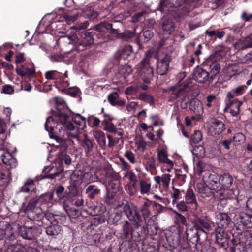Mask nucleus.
I'll use <instances>...</instances> for the list:
<instances>
[{
    "instance_id": "nucleus-60",
    "label": "nucleus",
    "mask_w": 252,
    "mask_h": 252,
    "mask_svg": "<svg viewBox=\"0 0 252 252\" xmlns=\"http://www.w3.org/2000/svg\"><path fill=\"white\" fill-rule=\"evenodd\" d=\"M220 70V66L219 63L215 64L210 71V80H212L214 77L219 73Z\"/></svg>"
},
{
    "instance_id": "nucleus-62",
    "label": "nucleus",
    "mask_w": 252,
    "mask_h": 252,
    "mask_svg": "<svg viewBox=\"0 0 252 252\" xmlns=\"http://www.w3.org/2000/svg\"><path fill=\"white\" fill-rule=\"evenodd\" d=\"M226 71L229 76H233L238 72V66L236 65H229L227 68Z\"/></svg>"
},
{
    "instance_id": "nucleus-43",
    "label": "nucleus",
    "mask_w": 252,
    "mask_h": 252,
    "mask_svg": "<svg viewBox=\"0 0 252 252\" xmlns=\"http://www.w3.org/2000/svg\"><path fill=\"white\" fill-rule=\"evenodd\" d=\"M111 28V24L107 22H101L94 27V30L99 32H107L108 29Z\"/></svg>"
},
{
    "instance_id": "nucleus-30",
    "label": "nucleus",
    "mask_w": 252,
    "mask_h": 252,
    "mask_svg": "<svg viewBox=\"0 0 252 252\" xmlns=\"http://www.w3.org/2000/svg\"><path fill=\"white\" fill-rule=\"evenodd\" d=\"M158 158L159 162L165 163L169 166H173V162L168 158L167 153L165 150H158Z\"/></svg>"
},
{
    "instance_id": "nucleus-63",
    "label": "nucleus",
    "mask_w": 252,
    "mask_h": 252,
    "mask_svg": "<svg viewBox=\"0 0 252 252\" xmlns=\"http://www.w3.org/2000/svg\"><path fill=\"white\" fill-rule=\"evenodd\" d=\"M64 39H67L69 41V44L75 45L78 41V38L75 34H73L71 35H68L64 37Z\"/></svg>"
},
{
    "instance_id": "nucleus-28",
    "label": "nucleus",
    "mask_w": 252,
    "mask_h": 252,
    "mask_svg": "<svg viewBox=\"0 0 252 252\" xmlns=\"http://www.w3.org/2000/svg\"><path fill=\"white\" fill-rule=\"evenodd\" d=\"M83 13L85 17L92 20L96 19L99 14L98 12L95 11L94 7L89 5L85 7L83 11Z\"/></svg>"
},
{
    "instance_id": "nucleus-7",
    "label": "nucleus",
    "mask_w": 252,
    "mask_h": 252,
    "mask_svg": "<svg viewBox=\"0 0 252 252\" xmlns=\"http://www.w3.org/2000/svg\"><path fill=\"white\" fill-rule=\"evenodd\" d=\"M234 221L248 228H252V215L244 212L241 208H237L233 217Z\"/></svg>"
},
{
    "instance_id": "nucleus-29",
    "label": "nucleus",
    "mask_w": 252,
    "mask_h": 252,
    "mask_svg": "<svg viewBox=\"0 0 252 252\" xmlns=\"http://www.w3.org/2000/svg\"><path fill=\"white\" fill-rule=\"evenodd\" d=\"M140 192L141 194L148 195L151 189V183L147 180L141 179L139 181Z\"/></svg>"
},
{
    "instance_id": "nucleus-41",
    "label": "nucleus",
    "mask_w": 252,
    "mask_h": 252,
    "mask_svg": "<svg viewBox=\"0 0 252 252\" xmlns=\"http://www.w3.org/2000/svg\"><path fill=\"white\" fill-rule=\"evenodd\" d=\"M94 137L97 141L98 144L101 147L106 145V141L104 133L102 132H95L94 133Z\"/></svg>"
},
{
    "instance_id": "nucleus-22",
    "label": "nucleus",
    "mask_w": 252,
    "mask_h": 252,
    "mask_svg": "<svg viewBox=\"0 0 252 252\" xmlns=\"http://www.w3.org/2000/svg\"><path fill=\"white\" fill-rule=\"evenodd\" d=\"M196 189L200 197L205 198L212 196L211 189L207 186H204L202 183L197 184L196 185Z\"/></svg>"
},
{
    "instance_id": "nucleus-31",
    "label": "nucleus",
    "mask_w": 252,
    "mask_h": 252,
    "mask_svg": "<svg viewBox=\"0 0 252 252\" xmlns=\"http://www.w3.org/2000/svg\"><path fill=\"white\" fill-rule=\"evenodd\" d=\"M35 189V187L33 180L32 179H28L21 187L20 191L23 192L28 193L30 191H34Z\"/></svg>"
},
{
    "instance_id": "nucleus-24",
    "label": "nucleus",
    "mask_w": 252,
    "mask_h": 252,
    "mask_svg": "<svg viewBox=\"0 0 252 252\" xmlns=\"http://www.w3.org/2000/svg\"><path fill=\"white\" fill-rule=\"evenodd\" d=\"M234 47L239 50H243L252 47V41L250 37L247 36L238 40L234 44Z\"/></svg>"
},
{
    "instance_id": "nucleus-59",
    "label": "nucleus",
    "mask_w": 252,
    "mask_h": 252,
    "mask_svg": "<svg viewBox=\"0 0 252 252\" xmlns=\"http://www.w3.org/2000/svg\"><path fill=\"white\" fill-rule=\"evenodd\" d=\"M57 228H58V226H49L46 228V233L49 236H55L58 233Z\"/></svg>"
},
{
    "instance_id": "nucleus-47",
    "label": "nucleus",
    "mask_w": 252,
    "mask_h": 252,
    "mask_svg": "<svg viewBox=\"0 0 252 252\" xmlns=\"http://www.w3.org/2000/svg\"><path fill=\"white\" fill-rule=\"evenodd\" d=\"M72 120L79 126L83 128L85 126L86 120L84 117L80 114H77L72 118Z\"/></svg>"
},
{
    "instance_id": "nucleus-25",
    "label": "nucleus",
    "mask_w": 252,
    "mask_h": 252,
    "mask_svg": "<svg viewBox=\"0 0 252 252\" xmlns=\"http://www.w3.org/2000/svg\"><path fill=\"white\" fill-rule=\"evenodd\" d=\"M151 202L146 199L141 204L140 210L141 212L144 219L146 220L147 218H149L151 215Z\"/></svg>"
},
{
    "instance_id": "nucleus-16",
    "label": "nucleus",
    "mask_w": 252,
    "mask_h": 252,
    "mask_svg": "<svg viewBox=\"0 0 252 252\" xmlns=\"http://www.w3.org/2000/svg\"><path fill=\"white\" fill-rule=\"evenodd\" d=\"M188 87L185 85L180 86H173L169 89L171 98L176 99L185 94L188 91Z\"/></svg>"
},
{
    "instance_id": "nucleus-18",
    "label": "nucleus",
    "mask_w": 252,
    "mask_h": 252,
    "mask_svg": "<svg viewBox=\"0 0 252 252\" xmlns=\"http://www.w3.org/2000/svg\"><path fill=\"white\" fill-rule=\"evenodd\" d=\"M193 78L197 82L203 83L210 80L209 73L205 70L200 68H196L193 71Z\"/></svg>"
},
{
    "instance_id": "nucleus-64",
    "label": "nucleus",
    "mask_w": 252,
    "mask_h": 252,
    "mask_svg": "<svg viewBox=\"0 0 252 252\" xmlns=\"http://www.w3.org/2000/svg\"><path fill=\"white\" fill-rule=\"evenodd\" d=\"M61 160L64 162L65 165H69L71 164L72 159L69 155L66 154L61 155L60 157Z\"/></svg>"
},
{
    "instance_id": "nucleus-34",
    "label": "nucleus",
    "mask_w": 252,
    "mask_h": 252,
    "mask_svg": "<svg viewBox=\"0 0 252 252\" xmlns=\"http://www.w3.org/2000/svg\"><path fill=\"white\" fill-rule=\"evenodd\" d=\"M53 196V193L48 192L42 194L38 198H37V200L39 205L43 206L49 203L52 199Z\"/></svg>"
},
{
    "instance_id": "nucleus-6",
    "label": "nucleus",
    "mask_w": 252,
    "mask_h": 252,
    "mask_svg": "<svg viewBox=\"0 0 252 252\" xmlns=\"http://www.w3.org/2000/svg\"><path fill=\"white\" fill-rule=\"evenodd\" d=\"M123 211L129 220L136 225L137 227H139L142 225V219L135 206L126 204L123 206Z\"/></svg>"
},
{
    "instance_id": "nucleus-19",
    "label": "nucleus",
    "mask_w": 252,
    "mask_h": 252,
    "mask_svg": "<svg viewBox=\"0 0 252 252\" xmlns=\"http://www.w3.org/2000/svg\"><path fill=\"white\" fill-rule=\"evenodd\" d=\"M193 225L198 229L203 231V234L206 235V232L209 231L211 229V226L210 223L206 220L196 217L194 219Z\"/></svg>"
},
{
    "instance_id": "nucleus-9",
    "label": "nucleus",
    "mask_w": 252,
    "mask_h": 252,
    "mask_svg": "<svg viewBox=\"0 0 252 252\" xmlns=\"http://www.w3.org/2000/svg\"><path fill=\"white\" fill-rule=\"evenodd\" d=\"M95 33L94 31L85 32L82 36L81 40L76 46L75 49L77 51L84 50L87 47L93 44L94 41V35Z\"/></svg>"
},
{
    "instance_id": "nucleus-17",
    "label": "nucleus",
    "mask_w": 252,
    "mask_h": 252,
    "mask_svg": "<svg viewBox=\"0 0 252 252\" xmlns=\"http://www.w3.org/2000/svg\"><path fill=\"white\" fill-rule=\"evenodd\" d=\"M171 175L165 173L161 176H156L154 177L155 182L159 185V187L163 189L166 190L169 186Z\"/></svg>"
},
{
    "instance_id": "nucleus-4",
    "label": "nucleus",
    "mask_w": 252,
    "mask_h": 252,
    "mask_svg": "<svg viewBox=\"0 0 252 252\" xmlns=\"http://www.w3.org/2000/svg\"><path fill=\"white\" fill-rule=\"evenodd\" d=\"M5 139L0 138V158L8 169L14 168L17 166V163L16 158L11 154L13 151L14 148L8 142L4 141Z\"/></svg>"
},
{
    "instance_id": "nucleus-15",
    "label": "nucleus",
    "mask_w": 252,
    "mask_h": 252,
    "mask_svg": "<svg viewBox=\"0 0 252 252\" xmlns=\"http://www.w3.org/2000/svg\"><path fill=\"white\" fill-rule=\"evenodd\" d=\"M216 242L221 247L226 249L228 246V237L224 230L221 229H216Z\"/></svg>"
},
{
    "instance_id": "nucleus-46",
    "label": "nucleus",
    "mask_w": 252,
    "mask_h": 252,
    "mask_svg": "<svg viewBox=\"0 0 252 252\" xmlns=\"http://www.w3.org/2000/svg\"><path fill=\"white\" fill-rule=\"evenodd\" d=\"M192 154L197 157L202 158L205 155V149L201 145L195 146L192 150Z\"/></svg>"
},
{
    "instance_id": "nucleus-50",
    "label": "nucleus",
    "mask_w": 252,
    "mask_h": 252,
    "mask_svg": "<svg viewBox=\"0 0 252 252\" xmlns=\"http://www.w3.org/2000/svg\"><path fill=\"white\" fill-rule=\"evenodd\" d=\"M8 252H27L26 248L23 246L16 244L10 246L8 248Z\"/></svg>"
},
{
    "instance_id": "nucleus-61",
    "label": "nucleus",
    "mask_w": 252,
    "mask_h": 252,
    "mask_svg": "<svg viewBox=\"0 0 252 252\" xmlns=\"http://www.w3.org/2000/svg\"><path fill=\"white\" fill-rule=\"evenodd\" d=\"M78 15V12H76L73 14H65L64 15V18L68 23H71L74 22L77 19Z\"/></svg>"
},
{
    "instance_id": "nucleus-38",
    "label": "nucleus",
    "mask_w": 252,
    "mask_h": 252,
    "mask_svg": "<svg viewBox=\"0 0 252 252\" xmlns=\"http://www.w3.org/2000/svg\"><path fill=\"white\" fill-rule=\"evenodd\" d=\"M16 71L17 73L21 76H25L26 75L30 76L34 73V71L33 70L28 68H26L23 65L19 68H16Z\"/></svg>"
},
{
    "instance_id": "nucleus-10",
    "label": "nucleus",
    "mask_w": 252,
    "mask_h": 252,
    "mask_svg": "<svg viewBox=\"0 0 252 252\" xmlns=\"http://www.w3.org/2000/svg\"><path fill=\"white\" fill-rule=\"evenodd\" d=\"M171 57L168 55H165L163 58L157 62V72L159 75L166 74L169 68Z\"/></svg>"
},
{
    "instance_id": "nucleus-54",
    "label": "nucleus",
    "mask_w": 252,
    "mask_h": 252,
    "mask_svg": "<svg viewBox=\"0 0 252 252\" xmlns=\"http://www.w3.org/2000/svg\"><path fill=\"white\" fill-rule=\"evenodd\" d=\"M170 0H160L159 5V9L160 11H164L166 7H171L174 6V4L171 2Z\"/></svg>"
},
{
    "instance_id": "nucleus-13",
    "label": "nucleus",
    "mask_w": 252,
    "mask_h": 252,
    "mask_svg": "<svg viewBox=\"0 0 252 252\" xmlns=\"http://www.w3.org/2000/svg\"><path fill=\"white\" fill-rule=\"evenodd\" d=\"M156 215L151 216L148 220L146 225L143 226V232L145 235H154L157 233L158 226L156 221Z\"/></svg>"
},
{
    "instance_id": "nucleus-11",
    "label": "nucleus",
    "mask_w": 252,
    "mask_h": 252,
    "mask_svg": "<svg viewBox=\"0 0 252 252\" xmlns=\"http://www.w3.org/2000/svg\"><path fill=\"white\" fill-rule=\"evenodd\" d=\"M39 233L35 227H20L19 228V234L25 239L32 240L35 238Z\"/></svg>"
},
{
    "instance_id": "nucleus-33",
    "label": "nucleus",
    "mask_w": 252,
    "mask_h": 252,
    "mask_svg": "<svg viewBox=\"0 0 252 252\" xmlns=\"http://www.w3.org/2000/svg\"><path fill=\"white\" fill-rule=\"evenodd\" d=\"M185 200L187 204H194L195 208H197L198 204L195 198V196L191 189H188L185 195Z\"/></svg>"
},
{
    "instance_id": "nucleus-1",
    "label": "nucleus",
    "mask_w": 252,
    "mask_h": 252,
    "mask_svg": "<svg viewBox=\"0 0 252 252\" xmlns=\"http://www.w3.org/2000/svg\"><path fill=\"white\" fill-rule=\"evenodd\" d=\"M45 129L50 133V137H56L55 135L63 136L64 129H66V134L70 137L78 138L79 128L75 127L69 121L68 116L63 113H59L56 115L49 117L45 124Z\"/></svg>"
},
{
    "instance_id": "nucleus-51",
    "label": "nucleus",
    "mask_w": 252,
    "mask_h": 252,
    "mask_svg": "<svg viewBox=\"0 0 252 252\" xmlns=\"http://www.w3.org/2000/svg\"><path fill=\"white\" fill-rule=\"evenodd\" d=\"M202 139V134L200 131L195 130L191 135L190 141L194 143H197Z\"/></svg>"
},
{
    "instance_id": "nucleus-42",
    "label": "nucleus",
    "mask_w": 252,
    "mask_h": 252,
    "mask_svg": "<svg viewBox=\"0 0 252 252\" xmlns=\"http://www.w3.org/2000/svg\"><path fill=\"white\" fill-rule=\"evenodd\" d=\"M132 71L131 66L128 65H122L119 67V73L122 75L124 78H126Z\"/></svg>"
},
{
    "instance_id": "nucleus-5",
    "label": "nucleus",
    "mask_w": 252,
    "mask_h": 252,
    "mask_svg": "<svg viewBox=\"0 0 252 252\" xmlns=\"http://www.w3.org/2000/svg\"><path fill=\"white\" fill-rule=\"evenodd\" d=\"M252 239V234L249 232H245L240 234L238 239L232 240V246L231 247L232 252H252V245H250L251 240L248 242V239Z\"/></svg>"
},
{
    "instance_id": "nucleus-37",
    "label": "nucleus",
    "mask_w": 252,
    "mask_h": 252,
    "mask_svg": "<svg viewBox=\"0 0 252 252\" xmlns=\"http://www.w3.org/2000/svg\"><path fill=\"white\" fill-rule=\"evenodd\" d=\"M162 29L165 34H170L174 30L173 23L169 20H164L162 24Z\"/></svg>"
},
{
    "instance_id": "nucleus-40",
    "label": "nucleus",
    "mask_w": 252,
    "mask_h": 252,
    "mask_svg": "<svg viewBox=\"0 0 252 252\" xmlns=\"http://www.w3.org/2000/svg\"><path fill=\"white\" fill-rule=\"evenodd\" d=\"M45 208L43 207H38L36 210L33 211V218L34 220H39L42 219L45 215H46L45 214Z\"/></svg>"
},
{
    "instance_id": "nucleus-45",
    "label": "nucleus",
    "mask_w": 252,
    "mask_h": 252,
    "mask_svg": "<svg viewBox=\"0 0 252 252\" xmlns=\"http://www.w3.org/2000/svg\"><path fill=\"white\" fill-rule=\"evenodd\" d=\"M102 124L104 125L105 127L103 129L110 132H115L116 131V127L111 122L107 121V119H104L102 121Z\"/></svg>"
},
{
    "instance_id": "nucleus-23",
    "label": "nucleus",
    "mask_w": 252,
    "mask_h": 252,
    "mask_svg": "<svg viewBox=\"0 0 252 252\" xmlns=\"http://www.w3.org/2000/svg\"><path fill=\"white\" fill-rule=\"evenodd\" d=\"M190 109L193 111L196 115H201L204 112L203 104L198 99H194L191 100L190 104Z\"/></svg>"
},
{
    "instance_id": "nucleus-32",
    "label": "nucleus",
    "mask_w": 252,
    "mask_h": 252,
    "mask_svg": "<svg viewBox=\"0 0 252 252\" xmlns=\"http://www.w3.org/2000/svg\"><path fill=\"white\" fill-rule=\"evenodd\" d=\"M10 173L9 171L0 170V186H7L10 181Z\"/></svg>"
},
{
    "instance_id": "nucleus-21",
    "label": "nucleus",
    "mask_w": 252,
    "mask_h": 252,
    "mask_svg": "<svg viewBox=\"0 0 252 252\" xmlns=\"http://www.w3.org/2000/svg\"><path fill=\"white\" fill-rule=\"evenodd\" d=\"M166 238L169 243L173 244H177L179 242L180 236L179 230L175 227H171L170 230L165 233Z\"/></svg>"
},
{
    "instance_id": "nucleus-26",
    "label": "nucleus",
    "mask_w": 252,
    "mask_h": 252,
    "mask_svg": "<svg viewBox=\"0 0 252 252\" xmlns=\"http://www.w3.org/2000/svg\"><path fill=\"white\" fill-rule=\"evenodd\" d=\"M108 101L114 106L122 107L125 104V102L123 100L119 99V95L117 93L110 94L108 96Z\"/></svg>"
},
{
    "instance_id": "nucleus-8",
    "label": "nucleus",
    "mask_w": 252,
    "mask_h": 252,
    "mask_svg": "<svg viewBox=\"0 0 252 252\" xmlns=\"http://www.w3.org/2000/svg\"><path fill=\"white\" fill-rule=\"evenodd\" d=\"M206 186L212 190H218L220 185V177L215 174L206 173L203 177Z\"/></svg>"
},
{
    "instance_id": "nucleus-39",
    "label": "nucleus",
    "mask_w": 252,
    "mask_h": 252,
    "mask_svg": "<svg viewBox=\"0 0 252 252\" xmlns=\"http://www.w3.org/2000/svg\"><path fill=\"white\" fill-rule=\"evenodd\" d=\"M133 54L132 47L130 45L125 46L122 49L120 54V58L124 60L127 59L129 57L131 56Z\"/></svg>"
},
{
    "instance_id": "nucleus-55",
    "label": "nucleus",
    "mask_w": 252,
    "mask_h": 252,
    "mask_svg": "<svg viewBox=\"0 0 252 252\" xmlns=\"http://www.w3.org/2000/svg\"><path fill=\"white\" fill-rule=\"evenodd\" d=\"M45 78L48 80L58 79L59 77V72L56 70H50L47 71L45 74Z\"/></svg>"
},
{
    "instance_id": "nucleus-2",
    "label": "nucleus",
    "mask_w": 252,
    "mask_h": 252,
    "mask_svg": "<svg viewBox=\"0 0 252 252\" xmlns=\"http://www.w3.org/2000/svg\"><path fill=\"white\" fill-rule=\"evenodd\" d=\"M152 56V52L147 51L145 52L143 59L136 66L138 75L146 83H149L154 76V70L151 62Z\"/></svg>"
},
{
    "instance_id": "nucleus-49",
    "label": "nucleus",
    "mask_w": 252,
    "mask_h": 252,
    "mask_svg": "<svg viewBox=\"0 0 252 252\" xmlns=\"http://www.w3.org/2000/svg\"><path fill=\"white\" fill-rule=\"evenodd\" d=\"M39 205L37 198H33L28 203L27 206V210L28 211H31L32 213L35 211L38 207H41L40 206H37Z\"/></svg>"
},
{
    "instance_id": "nucleus-44",
    "label": "nucleus",
    "mask_w": 252,
    "mask_h": 252,
    "mask_svg": "<svg viewBox=\"0 0 252 252\" xmlns=\"http://www.w3.org/2000/svg\"><path fill=\"white\" fill-rule=\"evenodd\" d=\"M4 235L5 237L9 240L12 241L15 239V232L10 224L7 225Z\"/></svg>"
},
{
    "instance_id": "nucleus-56",
    "label": "nucleus",
    "mask_w": 252,
    "mask_h": 252,
    "mask_svg": "<svg viewBox=\"0 0 252 252\" xmlns=\"http://www.w3.org/2000/svg\"><path fill=\"white\" fill-rule=\"evenodd\" d=\"M62 91H64L66 94L71 96H75L79 94V89L77 87H70L68 89L63 88V89H62Z\"/></svg>"
},
{
    "instance_id": "nucleus-14",
    "label": "nucleus",
    "mask_w": 252,
    "mask_h": 252,
    "mask_svg": "<svg viewBox=\"0 0 252 252\" xmlns=\"http://www.w3.org/2000/svg\"><path fill=\"white\" fill-rule=\"evenodd\" d=\"M216 223L218 225L217 229L224 230L230 223L231 220L227 213H219L216 215Z\"/></svg>"
},
{
    "instance_id": "nucleus-3",
    "label": "nucleus",
    "mask_w": 252,
    "mask_h": 252,
    "mask_svg": "<svg viewBox=\"0 0 252 252\" xmlns=\"http://www.w3.org/2000/svg\"><path fill=\"white\" fill-rule=\"evenodd\" d=\"M221 187L217 190L215 196L220 200L234 197L233 178L229 174H224L220 176Z\"/></svg>"
},
{
    "instance_id": "nucleus-35",
    "label": "nucleus",
    "mask_w": 252,
    "mask_h": 252,
    "mask_svg": "<svg viewBox=\"0 0 252 252\" xmlns=\"http://www.w3.org/2000/svg\"><path fill=\"white\" fill-rule=\"evenodd\" d=\"M81 145L85 149V153L87 155L93 150L94 147L92 141L86 136L82 141Z\"/></svg>"
},
{
    "instance_id": "nucleus-52",
    "label": "nucleus",
    "mask_w": 252,
    "mask_h": 252,
    "mask_svg": "<svg viewBox=\"0 0 252 252\" xmlns=\"http://www.w3.org/2000/svg\"><path fill=\"white\" fill-rule=\"evenodd\" d=\"M139 99L149 103L150 105H153L154 103V98L151 95H150L145 93L140 94Z\"/></svg>"
},
{
    "instance_id": "nucleus-53",
    "label": "nucleus",
    "mask_w": 252,
    "mask_h": 252,
    "mask_svg": "<svg viewBox=\"0 0 252 252\" xmlns=\"http://www.w3.org/2000/svg\"><path fill=\"white\" fill-rule=\"evenodd\" d=\"M67 77V71H65L63 76H62L59 73V77H58V79L60 80V83L62 87L67 88L69 86V83L66 80Z\"/></svg>"
},
{
    "instance_id": "nucleus-20",
    "label": "nucleus",
    "mask_w": 252,
    "mask_h": 252,
    "mask_svg": "<svg viewBox=\"0 0 252 252\" xmlns=\"http://www.w3.org/2000/svg\"><path fill=\"white\" fill-rule=\"evenodd\" d=\"M225 129V125L221 121L214 120L212 122L210 128V131L214 134L219 135Z\"/></svg>"
},
{
    "instance_id": "nucleus-48",
    "label": "nucleus",
    "mask_w": 252,
    "mask_h": 252,
    "mask_svg": "<svg viewBox=\"0 0 252 252\" xmlns=\"http://www.w3.org/2000/svg\"><path fill=\"white\" fill-rule=\"evenodd\" d=\"M173 191L171 193V197L173 198L172 203L175 204L177 203V200L182 198V191L177 189L173 188Z\"/></svg>"
},
{
    "instance_id": "nucleus-57",
    "label": "nucleus",
    "mask_w": 252,
    "mask_h": 252,
    "mask_svg": "<svg viewBox=\"0 0 252 252\" xmlns=\"http://www.w3.org/2000/svg\"><path fill=\"white\" fill-rule=\"evenodd\" d=\"M245 136L242 133H237L233 136V141L236 144H241L245 141Z\"/></svg>"
},
{
    "instance_id": "nucleus-27",
    "label": "nucleus",
    "mask_w": 252,
    "mask_h": 252,
    "mask_svg": "<svg viewBox=\"0 0 252 252\" xmlns=\"http://www.w3.org/2000/svg\"><path fill=\"white\" fill-rule=\"evenodd\" d=\"M242 104V101L238 99H234L224 109V111H226L227 109L229 108L231 115L233 116H236L239 113L240 107Z\"/></svg>"
},
{
    "instance_id": "nucleus-36",
    "label": "nucleus",
    "mask_w": 252,
    "mask_h": 252,
    "mask_svg": "<svg viewBox=\"0 0 252 252\" xmlns=\"http://www.w3.org/2000/svg\"><path fill=\"white\" fill-rule=\"evenodd\" d=\"M123 235L126 238L132 237V228L128 221L126 220L122 227Z\"/></svg>"
},
{
    "instance_id": "nucleus-12",
    "label": "nucleus",
    "mask_w": 252,
    "mask_h": 252,
    "mask_svg": "<svg viewBox=\"0 0 252 252\" xmlns=\"http://www.w3.org/2000/svg\"><path fill=\"white\" fill-rule=\"evenodd\" d=\"M203 234V231L198 230L194 225L186 230L187 240L193 244H196L200 239V237Z\"/></svg>"
},
{
    "instance_id": "nucleus-58",
    "label": "nucleus",
    "mask_w": 252,
    "mask_h": 252,
    "mask_svg": "<svg viewBox=\"0 0 252 252\" xmlns=\"http://www.w3.org/2000/svg\"><path fill=\"white\" fill-rule=\"evenodd\" d=\"M88 122L92 127H98L100 123V120L94 116H89L88 118Z\"/></svg>"
}]
</instances>
